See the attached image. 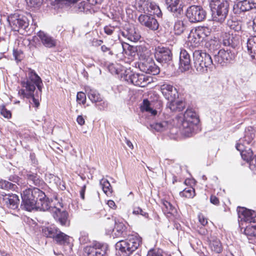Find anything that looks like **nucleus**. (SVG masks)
Segmentation results:
<instances>
[{"label":"nucleus","mask_w":256,"mask_h":256,"mask_svg":"<svg viewBox=\"0 0 256 256\" xmlns=\"http://www.w3.org/2000/svg\"><path fill=\"white\" fill-rule=\"evenodd\" d=\"M22 209L30 212L34 210L46 211L50 208V202L45 194L36 188H28L21 194Z\"/></svg>","instance_id":"obj_1"},{"label":"nucleus","mask_w":256,"mask_h":256,"mask_svg":"<svg viewBox=\"0 0 256 256\" xmlns=\"http://www.w3.org/2000/svg\"><path fill=\"white\" fill-rule=\"evenodd\" d=\"M21 86L22 88L18 90V94L23 98H30V104L38 108L40 104L39 101L34 93L36 87L40 93L42 92L43 84L41 78L34 70L30 68L26 79L21 82Z\"/></svg>","instance_id":"obj_2"},{"label":"nucleus","mask_w":256,"mask_h":256,"mask_svg":"<svg viewBox=\"0 0 256 256\" xmlns=\"http://www.w3.org/2000/svg\"><path fill=\"white\" fill-rule=\"evenodd\" d=\"M194 67L200 74L206 73L214 64L211 56L202 50H196L193 52Z\"/></svg>","instance_id":"obj_3"},{"label":"nucleus","mask_w":256,"mask_h":256,"mask_svg":"<svg viewBox=\"0 0 256 256\" xmlns=\"http://www.w3.org/2000/svg\"><path fill=\"white\" fill-rule=\"evenodd\" d=\"M199 122L197 114L192 109H187L185 112L181 124L182 133L186 137L192 136L194 127Z\"/></svg>","instance_id":"obj_4"},{"label":"nucleus","mask_w":256,"mask_h":256,"mask_svg":"<svg viewBox=\"0 0 256 256\" xmlns=\"http://www.w3.org/2000/svg\"><path fill=\"white\" fill-rule=\"evenodd\" d=\"M214 21L222 24L228 12L229 4L227 0H219L214 3H210Z\"/></svg>","instance_id":"obj_5"},{"label":"nucleus","mask_w":256,"mask_h":256,"mask_svg":"<svg viewBox=\"0 0 256 256\" xmlns=\"http://www.w3.org/2000/svg\"><path fill=\"white\" fill-rule=\"evenodd\" d=\"M154 57L157 62L164 68H167L173 64L172 54L168 48L156 47L155 48Z\"/></svg>","instance_id":"obj_6"},{"label":"nucleus","mask_w":256,"mask_h":256,"mask_svg":"<svg viewBox=\"0 0 256 256\" xmlns=\"http://www.w3.org/2000/svg\"><path fill=\"white\" fill-rule=\"evenodd\" d=\"M122 76L123 80L128 83L140 87H144L152 82V78L139 74H134L132 72H126Z\"/></svg>","instance_id":"obj_7"},{"label":"nucleus","mask_w":256,"mask_h":256,"mask_svg":"<svg viewBox=\"0 0 256 256\" xmlns=\"http://www.w3.org/2000/svg\"><path fill=\"white\" fill-rule=\"evenodd\" d=\"M236 54L234 52L230 50H220L217 54L214 56V65L216 64L224 66L230 63L235 58Z\"/></svg>","instance_id":"obj_8"},{"label":"nucleus","mask_w":256,"mask_h":256,"mask_svg":"<svg viewBox=\"0 0 256 256\" xmlns=\"http://www.w3.org/2000/svg\"><path fill=\"white\" fill-rule=\"evenodd\" d=\"M186 16L192 22H200L206 18V12L200 6H192L188 8Z\"/></svg>","instance_id":"obj_9"},{"label":"nucleus","mask_w":256,"mask_h":256,"mask_svg":"<svg viewBox=\"0 0 256 256\" xmlns=\"http://www.w3.org/2000/svg\"><path fill=\"white\" fill-rule=\"evenodd\" d=\"M240 224L256 223V212L243 207H238L237 209Z\"/></svg>","instance_id":"obj_10"},{"label":"nucleus","mask_w":256,"mask_h":256,"mask_svg":"<svg viewBox=\"0 0 256 256\" xmlns=\"http://www.w3.org/2000/svg\"><path fill=\"white\" fill-rule=\"evenodd\" d=\"M10 24L14 31H19L20 29L26 30L29 23L26 17L17 14H14L8 18Z\"/></svg>","instance_id":"obj_11"},{"label":"nucleus","mask_w":256,"mask_h":256,"mask_svg":"<svg viewBox=\"0 0 256 256\" xmlns=\"http://www.w3.org/2000/svg\"><path fill=\"white\" fill-rule=\"evenodd\" d=\"M85 89L89 99L92 102L96 104V106L99 110H103L108 107V102L103 100L102 98L97 90L92 88L90 86H86Z\"/></svg>","instance_id":"obj_12"},{"label":"nucleus","mask_w":256,"mask_h":256,"mask_svg":"<svg viewBox=\"0 0 256 256\" xmlns=\"http://www.w3.org/2000/svg\"><path fill=\"white\" fill-rule=\"evenodd\" d=\"M108 247L106 244L94 241L92 246L84 248V252L88 256H105Z\"/></svg>","instance_id":"obj_13"},{"label":"nucleus","mask_w":256,"mask_h":256,"mask_svg":"<svg viewBox=\"0 0 256 256\" xmlns=\"http://www.w3.org/2000/svg\"><path fill=\"white\" fill-rule=\"evenodd\" d=\"M142 241H118L116 244V248L122 252L129 255L136 250Z\"/></svg>","instance_id":"obj_14"},{"label":"nucleus","mask_w":256,"mask_h":256,"mask_svg":"<svg viewBox=\"0 0 256 256\" xmlns=\"http://www.w3.org/2000/svg\"><path fill=\"white\" fill-rule=\"evenodd\" d=\"M42 233L46 237L56 238V240H68L71 238L54 227L44 228H42Z\"/></svg>","instance_id":"obj_15"},{"label":"nucleus","mask_w":256,"mask_h":256,"mask_svg":"<svg viewBox=\"0 0 256 256\" xmlns=\"http://www.w3.org/2000/svg\"><path fill=\"white\" fill-rule=\"evenodd\" d=\"M139 68L141 71L153 75L158 74L160 72L159 67L155 64L152 58L141 62Z\"/></svg>","instance_id":"obj_16"},{"label":"nucleus","mask_w":256,"mask_h":256,"mask_svg":"<svg viewBox=\"0 0 256 256\" xmlns=\"http://www.w3.org/2000/svg\"><path fill=\"white\" fill-rule=\"evenodd\" d=\"M138 22L143 26L149 29L156 30L158 28V23L157 20L152 15L141 14L138 18Z\"/></svg>","instance_id":"obj_17"},{"label":"nucleus","mask_w":256,"mask_h":256,"mask_svg":"<svg viewBox=\"0 0 256 256\" xmlns=\"http://www.w3.org/2000/svg\"><path fill=\"white\" fill-rule=\"evenodd\" d=\"M256 8V2L254 0H242L238 2L234 6L236 13L245 12Z\"/></svg>","instance_id":"obj_18"},{"label":"nucleus","mask_w":256,"mask_h":256,"mask_svg":"<svg viewBox=\"0 0 256 256\" xmlns=\"http://www.w3.org/2000/svg\"><path fill=\"white\" fill-rule=\"evenodd\" d=\"M48 210L52 211L53 217L62 226H68L70 225V220H68V214L66 211L61 210L56 207H50Z\"/></svg>","instance_id":"obj_19"},{"label":"nucleus","mask_w":256,"mask_h":256,"mask_svg":"<svg viewBox=\"0 0 256 256\" xmlns=\"http://www.w3.org/2000/svg\"><path fill=\"white\" fill-rule=\"evenodd\" d=\"M244 148L242 150H238L240 152L242 158L249 162L250 169L256 174V156L253 157V152L250 148L244 150Z\"/></svg>","instance_id":"obj_20"},{"label":"nucleus","mask_w":256,"mask_h":256,"mask_svg":"<svg viewBox=\"0 0 256 256\" xmlns=\"http://www.w3.org/2000/svg\"><path fill=\"white\" fill-rule=\"evenodd\" d=\"M254 137V134L252 128H248L245 131V134L243 138H240L236 145L237 150H242L245 148L246 144H250Z\"/></svg>","instance_id":"obj_21"},{"label":"nucleus","mask_w":256,"mask_h":256,"mask_svg":"<svg viewBox=\"0 0 256 256\" xmlns=\"http://www.w3.org/2000/svg\"><path fill=\"white\" fill-rule=\"evenodd\" d=\"M160 90L164 97L169 102L178 98L176 88L170 84H164L161 86Z\"/></svg>","instance_id":"obj_22"},{"label":"nucleus","mask_w":256,"mask_h":256,"mask_svg":"<svg viewBox=\"0 0 256 256\" xmlns=\"http://www.w3.org/2000/svg\"><path fill=\"white\" fill-rule=\"evenodd\" d=\"M203 32L202 29L198 28L192 30L190 31L188 39V42L192 46L194 47L198 46L204 38H203Z\"/></svg>","instance_id":"obj_23"},{"label":"nucleus","mask_w":256,"mask_h":256,"mask_svg":"<svg viewBox=\"0 0 256 256\" xmlns=\"http://www.w3.org/2000/svg\"><path fill=\"white\" fill-rule=\"evenodd\" d=\"M36 35L40 41L45 47L52 48L56 46V40L44 31L40 30L37 32Z\"/></svg>","instance_id":"obj_24"},{"label":"nucleus","mask_w":256,"mask_h":256,"mask_svg":"<svg viewBox=\"0 0 256 256\" xmlns=\"http://www.w3.org/2000/svg\"><path fill=\"white\" fill-rule=\"evenodd\" d=\"M122 35L132 42H136L140 38V35L134 26H130L122 32Z\"/></svg>","instance_id":"obj_25"},{"label":"nucleus","mask_w":256,"mask_h":256,"mask_svg":"<svg viewBox=\"0 0 256 256\" xmlns=\"http://www.w3.org/2000/svg\"><path fill=\"white\" fill-rule=\"evenodd\" d=\"M180 67L184 71L190 70L191 68L190 56L185 50H182L180 54Z\"/></svg>","instance_id":"obj_26"},{"label":"nucleus","mask_w":256,"mask_h":256,"mask_svg":"<svg viewBox=\"0 0 256 256\" xmlns=\"http://www.w3.org/2000/svg\"><path fill=\"white\" fill-rule=\"evenodd\" d=\"M19 201L18 197L16 194L6 195L2 200L4 205L12 210L18 208Z\"/></svg>","instance_id":"obj_27"},{"label":"nucleus","mask_w":256,"mask_h":256,"mask_svg":"<svg viewBox=\"0 0 256 256\" xmlns=\"http://www.w3.org/2000/svg\"><path fill=\"white\" fill-rule=\"evenodd\" d=\"M248 52L252 60L256 61V36H250L246 41Z\"/></svg>","instance_id":"obj_28"},{"label":"nucleus","mask_w":256,"mask_h":256,"mask_svg":"<svg viewBox=\"0 0 256 256\" xmlns=\"http://www.w3.org/2000/svg\"><path fill=\"white\" fill-rule=\"evenodd\" d=\"M167 8L172 12L180 14L182 12V6L180 0H165Z\"/></svg>","instance_id":"obj_29"},{"label":"nucleus","mask_w":256,"mask_h":256,"mask_svg":"<svg viewBox=\"0 0 256 256\" xmlns=\"http://www.w3.org/2000/svg\"><path fill=\"white\" fill-rule=\"evenodd\" d=\"M186 107L185 102L182 100H172L168 102L166 104V108H169L172 112H180Z\"/></svg>","instance_id":"obj_30"},{"label":"nucleus","mask_w":256,"mask_h":256,"mask_svg":"<svg viewBox=\"0 0 256 256\" xmlns=\"http://www.w3.org/2000/svg\"><path fill=\"white\" fill-rule=\"evenodd\" d=\"M138 55L141 62L152 58H150L152 52L150 50L143 45L139 46L136 49Z\"/></svg>","instance_id":"obj_31"},{"label":"nucleus","mask_w":256,"mask_h":256,"mask_svg":"<svg viewBox=\"0 0 256 256\" xmlns=\"http://www.w3.org/2000/svg\"><path fill=\"white\" fill-rule=\"evenodd\" d=\"M25 176L30 184L38 186L42 184L43 182L42 180L40 178V176L36 174L28 172L26 174Z\"/></svg>","instance_id":"obj_32"},{"label":"nucleus","mask_w":256,"mask_h":256,"mask_svg":"<svg viewBox=\"0 0 256 256\" xmlns=\"http://www.w3.org/2000/svg\"><path fill=\"white\" fill-rule=\"evenodd\" d=\"M149 2L148 0H136V8L140 12L146 13L149 10Z\"/></svg>","instance_id":"obj_33"},{"label":"nucleus","mask_w":256,"mask_h":256,"mask_svg":"<svg viewBox=\"0 0 256 256\" xmlns=\"http://www.w3.org/2000/svg\"><path fill=\"white\" fill-rule=\"evenodd\" d=\"M239 40L238 38H234L230 34H226V38L223 40V44L225 46H230L232 48H235L239 44Z\"/></svg>","instance_id":"obj_34"},{"label":"nucleus","mask_w":256,"mask_h":256,"mask_svg":"<svg viewBox=\"0 0 256 256\" xmlns=\"http://www.w3.org/2000/svg\"><path fill=\"white\" fill-rule=\"evenodd\" d=\"M54 6L59 8H62L64 6H68L76 2V0H46Z\"/></svg>","instance_id":"obj_35"},{"label":"nucleus","mask_w":256,"mask_h":256,"mask_svg":"<svg viewBox=\"0 0 256 256\" xmlns=\"http://www.w3.org/2000/svg\"><path fill=\"white\" fill-rule=\"evenodd\" d=\"M168 123L166 121L156 122L150 124V127L152 130H154L156 132H162L166 130L168 128Z\"/></svg>","instance_id":"obj_36"},{"label":"nucleus","mask_w":256,"mask_h":256,"mask_svg":"<svg viewBox=\"0 0 256 256\" xmlns=\"http://www.w3.org/2000/svg\"><path fill=\"white\" fill-rule=\"evenodd\" d=\"M148 9L149 10L147 12L150 13V15H156L158 17H160L162 15L159 6L155 2L150 1Z\"/></svg>","instance_id":"obj_37"},{"label":"nucleus","mask_w":256,"mask_h":256,"mask_svg":"<svg viewBox=\"0 0 256 256\" xmlns=\"http://www.w3.org/2000/svg\"><path fill=\"white\" fill-rule=\"evenodd\" d=\"M186 22H184L181 20H178L175 22L174 25V30L176 34H180L186 29Z\"/></svg>","instance_id":"obj_38"},{"label":"nucleus","mask_w":256,"mask_h":256,"mask_svg":"<svg viewBox=\"0 0 256 256\" xmlns=\"http://www.w3.org/2000/svg\"><path fill=\"white\" fill-rule=\"evenodd\" d=\"M100 182L104 192L106 195H109L112 194V188L110 183L106 179L102 178Z\"/></svg>","instance_id":"obj_39"},{"label":"nucleus","mask_w":256,"mask_h":256,"mask_svg":"<svg viewBox=\"0 0 256 256\" xmlns=\"http://www.w3.org/2000/svg\"><path fill=\"white\" fill-rule=\"evenodd\" d=\"M115 228L119 233L122 232L125 229L124 220L120 217H114Z\"/></svg>","instance_id":"obj_40"},{"label":"nucleus","mask_w":256,"mask_h":256,"mask_svg":"<svg viewBox=\"0 0 256 256\" xmlns=\"http://www.w3.org/2000/svg\"><path fill=\"white\" fill-rule=\"evenodd\" d=\"M209 246L211 250L216 253L220 254L222 250V246L220 241H209Z\"/></svg>","instance_id":"obj_41"},{"label":"nucleus","mask_w":256,"mask_h":256,"mask_svg":"<svg viewBox=\"0 0 256 256\" xmlns=\"http://www.w3.org/2000/svg\"><path fill=\"white\" fill-rule=\"evenodd\" d=\"M162 209L164 213L173 214L175 212L176 209L172 204L168 202L165 200H162Z\"/></svg>","instance_id":"obj_42"},{"label":"nucleus","mask_w":256,"mask_h":256,"mask_svg":"<svg viewBox=\"0 0 256 256\" xmlns=\"http://www.w3.org/2000/svg\"><path fill=\"white\" fill-rule=\"evenodd\" d=\"M180 195L182 197H185L188 198H192L195 196L194 189L192 188H185L182 191L180 192Z\"/></svg>","instance_id":"obj_43"},{"label":"nucleus","mask_w":256,"mask_h":256,"mask_svg":"<svg viewBox=\"0 0 256 256\" xmlns=\"http://www.w3.org/2000/svg\"><path fill=\"white\" fill-rule=\"evenodd\" d=\"M142 106V109L143 110L150 112L152 116H156L157 114V111L153 110L150 106V102L148 100H144Z\"/></svg>","instance_id":"obj_44"},{"label":"nucleus","mask_w":256,"mask_h":256,"mask_svg":"<svg viewBox=\"0 0 256 256\" xmlns=\"http://www.w3.org/2000/svg\"><path fill=\"white\" fill-rule=\"evenodd\" d=\"M244 232L246 234L249 236H256V225L251 226L249 224L246 226L244 228Z\"/></svg>","instance_id":"obj_45"},{"label":"nucleus","mask_w":256,"mask_h":256,"mask_svg":"<svg viewBox=\"0 0 256 256\" xmlns=\"http://www.w3.org/2000/svg\"><path fill=\"white\" fill-rule=\"evenodd\" d=\"M146 256H163L162 251L159 248H151L148 251Z\"/></svg>","instance_id":"obj_46"},{"label":"nucleus","mask_w":256,"mask_h":256,"mask_svg":"<svg viewBox=\"0 0 256 256\" xmlns=\"http://www.w3.org/2000/svg\"><path fill=\"white\" fill-rule=\"evenodd\" d=\"M76 100L79 104H84L86 102V95L82 92H78L76 96Z\"/></svg>","instance_id":"obj_47"},{"label":"nucleus","mask_w":256,"mask_h":256,"mask_svg":"<svg viewBox=\"0 0 256 256\" xmlns=\"http://www.w3.org/2000/svg\"><path fill=\"white\" fill-rule=\"evenodd\" d=\"M76 10L78 12H84L85 10H88L89 7L87 2L85 1L80 2L76 6Z\"/></svg>","instance_id":"obj_48"},{"label":"nucleus","mask_w":256,"mask_h":256,"mask_svg":"<svg viewBox=\"0 0 256 256\" xmlns=\"http://www.w3.org/2000/svg\"><path fill=\"white\" fill-rule=\"evenodd\" d=\"M210 44V50H215L219 48L220 45V42L218 40H210L208 42Z\"/></svg>","instance_id":"obj_49"},{"label":"nucleus","mask_w":256,"mask_h":256,"mask_svg":"<svg viewBox=\"0 0 256 256\" xmlns=\"http://www.w3.org/2000/svg\"><path fill=\"white\" fill-rule=\"evenodd\" d=\"M14 184L6 180L1 181L0 182V188L2 189H12L14 188Z\"/></svg>","instance_id":"obj_50"},{"label":"nucleus","mask_w":256,"mask_h":256,"mask_svg":"<svg viewBox=\"0 0 256 256\" xmlns=\"http://www.w3.org/2000/svg\"><path fill=\"white\" fill-rule=\"evenodd\" d=\"M0 114L6 118H10L11 117V112L10 110H8L4 106L0 107Z\"/></svg>","instance_id":"obj_51"},{"label":"nucleus","mask_w":256,"mask_h":256,"mask_svg":"<svg viewBox=\"0 0 256 256\" xmlns=\"http://www.w3.org/2000/svg\"><path fill=\"white\" fill-rule=\"evenodd\" d=\"M133 214H141L142 216H144L145 218H148V214L147 212L143 211L142 210V209H141L139 207L135 208L134 209Z\"/></svg>","instance_id":"obj_52"},{"label":"nucleus","mask_w":256,"mask_h":256,"mask_svg":"<svg viewBox=\"0 0 256 256\" xmlns=\"http://www.w3.org/2000/svg\"><path fill=\"white\" fill-rule=\"evenodd\" d=\"M13 55L15 60L18 62L20 61L22 58V52L20 50H14Z\"/></svg>","instance_id":"obj_53"},{"label":"nucleus","mask_w":256,"mask_h":256,"mask_svg":"<svg viewBox=\"0 0 256 256\" xmlns=\"http://www.w3.org/2000/svg\"><path fill=\"white\" fill-rule=\"evenodd\" d=\"M198 218L200 223L202 226H204L208 224V220L202 214H199L198 215Z\"/></svg>","instance_id":"obj_54"},{"label":"nucleus","mask_w":256,"mask_h":256,"mask_svg":"<svg viewBox=\"0 0 256 256\" xmlns=\"http://www.w3.org/2000/svg\"><path fill=\"white\" fill-rule=\"evenodd\" d=\"M100 49L106 55H107V53L108 54L109 56H112L114 54L110 50V48H109L105 45L102 46L100 48Z\"/></svg>","instance_id":"obj_55"},{"label":"nucleus","mask_w":256,"mask_h":256,"mask_svg":"<svg viewBox=\"0 0 256 256\" xmlns=\"http://www.w3.org/2000/svg\"><path fill=\"white\" fill-rule=\"evenodd\" d=\"M114 28H115L114 26L109 25L104 28V30L106 34L111 35L113 33Z\"/></svg>","instance_id":"obj_56"},{"label":"nucleus","mask_w":256,"mask_h":256,"mask_svg":"<svg viewBox=\"0 0 256 256\" xmlns=\"http://www.w3.org/2000/svg\"><path fill=\"white\" fill-rule=\"evenodd\" d=\"M32 6H40L44 0H27Z\"/></svg>","instance_id":"obj_57"},{"label":"nucleus","mask_w":256,"mask_h":256,"mask_svg":"<svg viewBox=\"0 0 256 256\" xmlns=\"http://www.w3.org/2000/svg\"><path fill=\"white\" fill-rule=\"evenodd\" d=\"M198 28L202 29V30H204V32H203V34H204L203 38H204L208 36L210 34V32L209 30V28L208 27L202 26V27H198Z\"/></svg>","instance_id":"obj_58"},{"label":"nucleus","mask_w":256,"mask_h":256,"mask_svg":"<svg viewBox=\"0 0 256 256\" xmlns=\"http://www.w3.org/2000/svg\"><path fill=\"white\" fill-rule=\"evenodd\" d=\"M210 201L211 203L215 205H217L219 204V200L218 198L216 197L215 196H210Z\"/></svg>","instance_id":"obj_59"},{"label":"nucleus","mask_w":256,"mask_h":256,"mask_svg":"<svg viewBox=\"0 0 256 256\" xmlns=\"http://www.w3.org/2000/svg\"><path fill=\"white\" fill-rule=\"evenodd\" d=\"M88 238V234L84 231L80 232V236L79 238L80 240H86Z\"/></svg>","instance_id":"obj_60"},{"label":"nucleus","mask_w":256,"mask_h":256,"mask_svg":"<svg viewBox=\"0 0 256 256\" xmlns=\"http://www.w3.org/2000/svg\"><path fill=\"white\" fill-rule=\"evenodd\" d=\"M76 121H77L78 123L80 126L84 125L85 123V120H84V118L82 117V116H78Z\"/></svg>","instance_id":"obj_61"},{"label":"nucleus","mask_w":256,"mask_h":256,"mask_svg":"<svg viewBox=\"0 0 256 256\" xmlns=\"http://www.w3.org/2000/svg\"><path fill=\"white\" fill-rule=\"evenodd\" d=\"M86 186L84 185L82 187L81 190L80 192V198L82 199H84V193L86 191Z\"/></svg>","instance_id":"obj_62"},{"label":"nucleus","mask_w":256,"mask_h":256,"mask_svg":"<svg viewBox=\"0 0 256 256\" xmlns=\"http://www.w3.org/2000/svg\"><path fill=\"white\" fill-rule=\"evenodd\" d=\"M88 0V4H90L92 6L95 5L97 4L100 3L101 0Z\"/></svg>","instance_id":"obj_63"},{"label":"nucleus","mask_w":256,"mask_h":256,"mask_svg":"<svg viewBox=\"0 0 256 256\" xmlns=\"http://www.w3.org/2000/svg\"><path fill=\"white\" fill-rule=\"evenodd\" d=\"M108 206L112 208H114L116 207V204L112 200H109L107 203Z\"/></svg>","instance_id":"obj_64"}]
</instances>
